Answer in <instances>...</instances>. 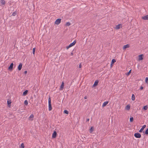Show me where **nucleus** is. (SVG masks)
I'll use <instances>...</instances> for the list:
<instances>
[{
	"mask_svg": "<svg viewBox=\"0 0 148 148\" xmlns=\"http://www.w3.org/2000/svg\"><path fill=\"white\" fill-rule=\"evenodd\" d=\"M24 103L25 105L27 106L28 104L27 101V100H25L24 101Z\"/></svg>",
	"mask_w": 148,
	"mask_h": 148,
	"instance_id": "c85d7f7f",
	"label": "nucleus"
},
{
	"mask_svg": "<svg viewBox=\"0 0 148 148\" xmlns=\"http://www.w3.org/2000/svg\"><path fill=\"white\" fill-rule=\"evenodd\" d=\"M144 55L143 54H140L138 56V60H142L143 59Z\"/></svg>",
	"mask_w": 148,
	"mask_h": 148,
	"instance_id": "39448f33",
	"label": "nucleus"
},
{
	"mask_svg": "<svg viewBox=\"0 0 148 148\" xmlns=\"http://www.w3.org/2000/svg\"><path fill=\"white\" fill-rule=\"evenodd\" d=\"M145 82L146 83L148 84V77H147L145 78Z\"/></svg>",
	"mask_w": 148,
	"mask_h": 148,
	"instance_id": "cd10ccee",
	"label": "nucleus"
},
{
	"mask_svg": "<svg viewBox=\"0 0 148 148\" xmlns=\"http://www.w3.org/2000/svg\"><path fill=\"white\" fill-rule=\"evenodd\" d=\"M145 134L148 135V128L146 130L145 132Z\"/></svg>",
	"mask_w": 148,
	"mask_h": 148,
	"instance_id": "473e14b6",
	"label": "nucleus"
},
{
	"mask_svg": "<svg viewBox=\"0 0 148 148\" xmlns=\"http://www.w3.org/2000/svg\"><path fill=\"white\" fill-rule=\"evenodd\" d=\"M146 127V125H143L142 128L140 129V130H139V132L141 133L143 131V130H144L145 128Z\"/></svg>",
	"mask_w": 148,
	"mask_h": 148,
	"instance_id": "0eeeda50",
	"label": "nucleus"
},
{
	"mask_svg": "<svg viewBox=\"0 0 148 148\" xmlns=\"http://www.w3.org/2000/svg\"><path fill=\"white\" fill-rule=\"evenodd\" d=\"M131 73V69L130 70V71L126 74V75H127L128 76Z\"/></svg>",
	"mask_w": 148,
	"mask_h": 148,
	"instance_id": "a878e982",
	"label": "nucleus"
},
{
	"mask_svg": "<svg viewBox=\"0 0 148 148\" xmlns=\"http://www.w3.org/2000/svg\"><path fill=\"white\" fill-rule=\"evenodd\" d=\"M17 14V12L16 11V10L14 11L12 14V15L15 16H16Z\"/></svg>",
	"mask_w": 148,
	"mask_h": 148,
	"instance_id": "6ab92c4d",
	"label": "nucleus"
},
{
	"mask_svg": "<svg viewBox=\"0 0 148 148\" xmlns=\"http://www.w3.org/2000/svg\"><path fill=\"white\" fill-rule=\"evenodd\" d=\"M52 109V108L51 104H49V110L50 111H51Z\"/></svg>",
	"mask_w": 148,
	"mask_h": 148,
	"instance_id": "412c9836",
	"label": "nucleus"
},
{
	"mask_svg": "<svg viewBox=\"0 0 148 148\" xmlns=\"http://www.w3.org/2000/svg\"><path fill=\"white\" fill-rule=\"evenodd\" d=\"M57 135V132L56 131H54L52 135V138H56Z\"/></svg>",
	"mask_w": 148,
	"mask_h": 148,
	"instance_id": "20e7f679",
	"label": "nucleus"
},
{
	"mask_svg": "<svg viewBox=\"0 0 148 148\" xmlns=\"http://www.w3.org/2000/svg\"><path fill=\"white\" fill-rule=\"evenodd\" d=\"M35 52V48H34L33 49V54H34Z\"/></svg>",
	"mask_w": 148,
	"mask_h": 148,
	"instance_id": "72a5a7b5",
	"label": "nucleus"
},
{
	"mask_svg": "<svg viewBox=\"0 0 148 148\" xmlns=\"http://www.w3.org/2000/svg\"><path fill=\"white\" fill-rule=\"evenodd\" d=\"M27 73V71H25L24 72V74H26Z\"/></svg>",
	"mask_w": 148,
	"mask_h": 148,
	"instance_id": "58836bf2",
	"label": "nucleus"
},
{
	"mask_svg": "<svg viewBox=\"0 0 148 148\" xmlns=\"http://www.w3.org/2000/svg\"><path fill=\"white\" fill-rule=\"evenodd\" d=\"M73 51H72V52L71 53V55L73 56Z\"/></svg>",
	"mask_w": 148,
	"mask_h": 148,
	"instance_id": "79ce46f5",
	"label": "nucleus"
},
{
	"mask_svg": "<svg viewBox=\"0 0 148 148\" xmlns=\"http://www.w3.org/2000/svg\"><path fill=\"white\" fill-rule=\"evenodd\" d=\"M116 62V60L115 59H113L112 60L111 63H112L113 64Z\"/></svg>",
	"mask_w": 148,
	"mask_h": 148,
	"instance_id": "393cba45",
	"label": "nucleus"
},
{
	"mask_svg": "<svg viewBox=\"0 0 148 148\" xmlns=\"http://www.w3.org/2000/svg\"><path fill=\"white\" fill-rule=\"evenodd\" d=\"M1 3L2 4L4 5L5 3V1L4 0H1Z\"/></svg>",
	"mask_w": 148,
	"mask_h": 148,
	"instance_id": "b1692460",
	"label": "nucleus"
},
{
	"mask_svg": "<svg viewBox=\"0 0 148 148\" xmlns=\"http://www.w3.org/2000/svg\"><path fill=\"white\" fill-rule=\"evenodd\" d=\"M71 24L70 22H68L65 24V25L69 26L71 25Z\"/></svg>",
	"mask_w": 148,
	"mask_h": 148,
	"instance_id": "c756f323",
	"label": "nucleus"
},
{
	"mask_svg": "<svg viewBox=\"0 0 148 148\" xmlns=\"http://www.w3.org/2000/svg\"><path fill=\"white\" fill-rule=\"evenodd\" d=\"M61 18H58L57 19L55 22V24L58 25L59 24L61 21Z\"/></svg>",
	"mask_w": 148,
	"mask_h": 148,
	"instance_id": "7ed1b4c3",
	"label": "nucleus"
},
{
	"mask_svg": "<svg viewBox=\"0 0 148 148\" xmlns=\"http://www.w3.org/2000/svg\"><path fill=\"white\" fill-rule=\"evenodd\" d=\"M11 102L10 100L7 101V104L8 107H10L11 105Z\"/></svg>",
	"mask_w": 148,
	"mask_h": 148,
	"instance_id": "ddd939ff",
	"label": "nucleus"
},
{
	"mask_svg": "<svg viewBox=\"0 0 148 148\" xmlns=\"http://www.w3.org/2000/svg\"><path fill=\"white\" fill-rule=\"evenodd\" d=\"M25 147V145L23 143H22L21 145V148H24Z\"/></svg>",
	"mask_w": 148,
	"mask_h": 148,
	"instance_id": "2f4dec72",
	"label": "nucleus"
},
{
	"mask_svg": "<svg viewBox=\"0 0 148 148\" xmlns=\"http://www.w3.org/2000/svg\"><path fill=\"white\" fill-rule=\"evenodd\" d=\"M14 64L13 63H11L8 68V70L11 71L13 70Z\"/></svg>",
	"mask_w": 148,
	"mask_h": 148,
	"instance_id": "f257e3e1",
	"label": "nucleus"
},
{
	"mask_svg": "<svg viewBox=\"0 0 148 148\" xmlns=\"http://www.w3.org/2000/svg\"><path fill=\"white\" fill-rule=\"evenodd\" d=\"M148 108V106L147 105H146V106H144L143 107V109H144V110H147V109Z\"/></svg>",
	"mask_w": 148,
	"mask_h": 148,
	"instance_id": "5701e85b",
	"label": "nucleus"
},
{
	"mask_svg": "<svg viewBox=\"0 0 148 148\" xmlns=\"http://www.w3.org/2000/svg\"><path fill=\"white\" fill-rule=\"evenodd\" d=\"M142 18L145 20H148V15H147L142 17Z\"/></svg>",
	"mask_w": 148,
	"mask_h": 148,
	"instance_id": "dca6fc26",
	"label": "nucleus"
},
{
	"mask_svg": "<svg viewBox=\"0 0 148 148\" xmlns=\"http://www.w3.org/2000/svg\"><path fill=\"white\" fill-rule=\"evenodd\" d=\"M134 136L136 138H140L141 137V135L139 133H136L134 134Z\"/></svg>",
	"mask_w": 148,
	"mask_h": 148,
	"instance_id": "f03ea898",
	"label": "nucleus"
},
{
	"mask_svg": "<svg viewBox=\"0 0 148 148\" xmlns=\"http://www.w3.org/2000/svg\"><path fill=\"white\" fill-rule=\"evenodd\" d=\"M135 97L134 95L133 94L132 96V101H134L135 99Z\"/></svg>",
	"mask_w": 148,
	"mask_h": 148,
	"instance_id": "4be33fe9",
	"label": "nucleus"
},
{
	"mask_svg": "<svg viewBox=\"0 0 148 148\" xmlns=\"http://www.w3.org/2000/svg\"><path fill=\"white\" fill-rule=\"evenodd\" d=\"M94 130V127H91L90 129V133H91Z\"/></svg>",
	"mask_w": 148,
	"mask_h": 148,
	"instance_id": "a211bd4d",
	"label": "nucleus"
},
{
	"mask_svg": "<svg viewBox=\"0 0 148 148\" xmlns=\"http://www.w3.org/2000/svg\"><path fill=\"white\" fill-rule=\"evenodd\" d=\"M89 119H86V122H88V121L89 120Z\"/></svg>",
	"mask_w": 148,
	"mask_h": 148,
	"instance_id": "a19ab883",
	"label": "nucleus"
},
{
	"mask_svg": "<svg viewBox=\"0 0 148 148\" xmlns=\"http://www.w3.org/2000/svg\"><path fill=\"white\" fill-rule=\"evenodd\" d=\"M122 25L121 24H119L116 26V28L117 29H120Z\"/></svg>",
	"mask_w": 148,
	"mask_h": 148,
	"instance_id": "9b49d317",
	"label": "nucleus"
},
{
	"mask_svg": "<svg viewBox=\"0 0 148 148\" xmlns=\"http://www.w3.org/2000/svg\"><path fill=\"white\" fill-rule=\"evenodd\" d=\"M130 47V45L128 44H127L125 45H124L123 46V49H125L126 48H128Z\"/></svg>",
	"mask_w": 148,
	"mask_h": 148,
	"instance_id": "f8f14e48",
	"label": "nucleus"
},
{
	"mask_svg": "<svg viewBox=\"0 0 148 148\" xmlns=\"http://www.w3.org/2000/svg\"><path fill=\"white\" fill-rule=\"evenodd\" d=\"M64 113L66 114H68L69 113L68 111L66 110H65L64 111Z\"/></svg>",
	"mask_w": 148,
	"mask_h": 148,
	"instance_id": "7c9ffc66",
	"label": "nucleus"
},
{
	"mask_svg": "<svg viewBox=\"0 0 148 148\" xmlns=\"http://www.w3.org/2000/svg\"><path fill=\"white\" fill-rule=\"evenodd\" d=\"M130 106L129 105H128L126 106L125 109L127 110H129L130 109Z\"/></svg>",
	"mask_w": 148,
	"mask_h": 148,
	"instance_id": "f3484780",
	"label": "nucleus"
},
{
	"mask_svg": "<svg viewBox=\"0 0 148 148\" xmlns=\"http://www.w3.org/2000/svg\"><path fill=\"white\" fill-rule=\"evenodd\" d=\"M98 82L99 81L98 80H96L95 81L94 84L92 85V87H94L97 86L98 85Z\"/></svg>",
	"mask_w": 148,
	"mask_h": 148,
	"instance_id": "1a4fd4ad",
	"label": "nucleus"
},
{
	"mask_svg": "<svg viewBox=\"0 0 148 148\" xmlns=\"http://www.w3.org/2000/svg\"><path fill=\"white\" fill-rule=\"evenodd\" d=\"M64 82H62L61 85L60 86V88L59 89L60 90H62L64 88Z\"/></svg>",
	"mask_w": 148,
	"mask_h": 148,
	"instance_id": "423d86ee",
	"label": "nucleus"
},
{
	"mask_svg": "<svg viewBox=\"0 0 148 148\" xmlns=\"http://www.w3.org/2000/svg\"><path fill=\"white\" fill-rule=\"evenodd\" d=\"M134 120L133 117H131L130 118V122H132Z\"/></svg>",
	"mask_w": 148,
	"mask_h": 148,
	"instance_id": "bb28decb",
	"label": "nucleus"
},
{
	"mask_svg": "<svg viewBox=\"0 0 148 148\" xmlns=\"http://www.w3.org/2000/svg\"><path fill=\"white\" fill-rule=\"evenodd\" d=\"M81 67H82V65L81 64H79V68H81Z\"/></svg>",
	"mask_w": 148,
	"mask_h": 148,
	"instance_id": "4c0bfd02",
	"label": "nucleus"
},
{
	"mask_svg": "<svg viewBox=\"0 0 148 148\" xmlns=\"http://www.w3.org/2000/svg\"><path fill=\"white\" fill-rule=\"evenodd\" d=\"M113 65V64H112V63H111V64H110V67H112V66Z\"/></svg>",
	"mask_w": 148,
	"mask_h": 148,
	"instance_id": "ea45409f",
	"label": "nucleus"
},
{
	"mask_svg": "<svg viewBox=\"0 0 148 148\" xmlns=\"http://www.w3.org/2000/svg\"><path fill=\"white\" fill-rule=\"evenodd\" d=\"M28 90H25L23 92V96H25L28 93Z\"/></svg>",
	"mask_w": 148,
	"mask_h": 148,
	"instance_id": "2eb2a0df",
	"label": "nucleus"
},
{
	"mask_svg": "<svg viewBox=\"0 0 148 148\" xmlns=\"http://www.w3.org/2000/svg\"><path fill=\"white\" fill-rule=\"evenodd\" d=\"M48 103L49 104H51V99L50 96L48 99Z\"/></svg>",
	"mask_w": 148,
	"mask_h": 148,
	"instance_id": "aec40b11",
	"label": "nucleus"
},
{
	"mask_svg": "<svg viewBox=\"0 0 148 148\" xmlns=\"http://www.w3.org/2000/svg\"><path fill=\"white\" fill-rule=\"evenodd\" d=\"M22 66V64L21 63H20L18 65V69L19 71H20L21 70Z\"/></svg>",
	"mask_w": 148,
	"mask_h": 148,
	"instance_id": "9d476101",
	"label": "nucleus"
},
{
	"mask_svg": "<svg viewBox=\"0 0 148 148\" xmlns=\"http://www.w3.org/2000/svg\"><path fill=\"white\" fill-rule=\"evenodd\" d=\"M70 47H71L69 45V46L66 47V49H68Z\"/></svg>",
	"mask_w": 148,
	"mask_h": 148,
	"instance_id": "c9c22d12",
	"label": "nucleus"
},
{
	"mask_svg": "<svg viewBox=\"0 0 148 148\" xmlns=\"http://www.w3.org/2000/svg\"><path fill=\"white\" fill-rule=\"evenodd\" d=\"M34 117V115L33 114H32L30 116L29 118H33Z\"/></svg>",
	"mask_w": 148,
	"mask_h": 148,
	"instance_id": "f704fd0d",
	"label": "nucleus"
},
{
	"mask_svg": "<svg viewBox=\"0 0 148 148\" xmlns=\"http://www.w3.org/2000/svg\"><path fill=\"white\" fill-rule=\"evenodd\" d=\"M76 42H77L76 40H75L72 43L70 44H69V45L70 46V47H71L73 46L74 45H75V44H76Z\"/></svg>",
	"mask_w": 148,
	"mask_h": 148,
	"instance_id": "6e6552de",
	"label": "nucleus"
},
{
	"mask_svg": "<svg viewBox=\"0 0 148 148\" xmlns=\"http://www.w3.org/2000/svg\"><path fill=\"white\" fill-rule=\"evenodd\" d=\"M143 87L142 86H141L140 88V90H142L143 89Z\"/></svg>",
	"mask_w": 148,
	"mask_h": 148,
	"instance_id": "e433bc0d",
	"label": "nucleus"
},
{
	"mask_svg": "<svg viewBox=\"0 0 148 148\" xmlns=\"http://www.w3.org/2000/svg\"><path fill=\"white\" fill-rule=\"evenodd\" d=\"M85 99H86L87 98V96H85L84 97Z\"/></svg>",
	"mask_w": 148,
	"mask_h": 148,
	"instance_id": "37998d69",
	"label": "nucleus"
},
{
	"mask_svg": "<svg viewBox=\"0 0 148 148\" xmlns=\"http://www.w3.org/2000/svg\"><path fill=\"white\" fill-rule=\"evenodd\" d=\"M108 101H106L104 102L102 105V107H103L105 106H106V105L108 104Z\"/></svg>",
	"mask_w": 148,
	"mask_h": 148,
	"instance_id": "4468645a",
	"label": "nucleus"
}]
</instances>
